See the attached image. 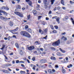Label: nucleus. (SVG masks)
Here are the masks:
<instances>
[{"mask_svg": "<svg viewBox=\"0 0 74 74\" xmlns=\"http://www.w3.org/2000/svg\"><path fill=\"white\" fill-rule=\"evenodd\" d=\"M27 48L28 49L29 51H32V50H33V49H35L34 47L33 46H31L30 47H28Z\"/></svg>", "mask_w": 74, "mask_h": 74, "instance_id": "1", "label": "nucleus"}, {"mask_svg": "<svg viewBox=\"0 0 74 74\" xmlns=\"http://www.w3.org/2000/svg\"><path fill=\"white\" fill-rule=\"evenodd\" d=\"M26 33H27V32L26 31H22L21 32L20 34L21 35L23 36H25L26 34Z\"/></svg>", "mask_w": 74, "mask_h": 74, "instance_id": "2", "label": "nucleus"}, {"mask_svg": "<svg viewBox=\"0 0 74 74\" xmlns=\"http://www.w3.org/2000/svg\"><path fill=\"white\" fill-rule=\"evenodd\" d=\"M40 62L42 63H44L47 62V60L45 59H42L40 60Z\"/></svg>", "mask_w": 74, "mask_h": 74, "instance_id": "3", "label": "nucleus"}, {"mask_svg": "<svg viewBox=\"0 0 74 74\" xmlns=\"http://www.w3.org/2000/svg\"><path fill=\"white\" fill-rule=\"evenodd\" d=\"M60 44V40H58L56 42V45L58 46L59 45V44Z\"/></svg>", "mask_w": 74, "mask_h": 74, "instance_id": "4", "label": "nucleus"}, {"mask_svg": "<svg viewBox=\"0 0 74 74\" xmlns=\"http://www.w3.org/2000/svg\"><path fill=\"white\" fill-rule=\"evenodd\" d=\"M0 19L2 20H3V19H5V21L8 20V18H7L4 17L3 16H0Z\"/></svg>", "mask_w": 74, "mask_h": 74, "instance_id": "5", "label": "nucleus"}, {"mask_svg": "<svg viewBox=\"0 0 74 74\" xmlns=\"http://www.w3.org/2000/svg\"><path fill=\"white\" fill-rule=\"evenodd\" d=\"M2 72L3 73H7V74H8L10 73V71L7 70H2Z\"/></svg>", "mask_w": 74, "mask_h": 74, "instance_id": "6", "label": "nucleus"}, {"mask_svg": "<svg viewBox=\"0 0 74 74\" xmlns=\"http://www.w3.org/2000/svg\"><path fill=\"white\" fill-rule=\"evenodd\" d=\"M25 37H28V38H30V35L27 32L26 34H25Z\"/></svg>", "mask_w": 74, "mask_h": 74, "instance_id": "7", "label": "nucleus"}, {"mask_svg": "<svg viewBox=\"0 0 74 74\" xmlns=\"http://www.w3.org/2000/svg\"><path fill=\"white\" fill-rule=\"evenodd\" d=\"M0 12H1V13H3L4 15H7V13L1 10H0Z\"/></svg>", "mask_w": 74, "mask_h": 74, "instance_id": "8", "label": "nucleus"}, {"mask_svg": "<svg viewBox=\"0 0 74 74\" xmlns=\"http://www.w3.org/2000/svg\"><path fill=\"white\" fill-rule=\"evenodd\" d=\"M9 24L10 26H12L14 25L13 22L11 21H10Z\"/></svg>", "mask_w": 74, "mask_h": 74, "instance_id": "9", "label": "nucleus"}, {"mask_svg": "<svg viewBox=\"0 0 74 74\" xmlns=\"http://www.w3.org/2000/svg\"><path fill=\"white\" fill-rule=\"evenodd\" d=\"M28 4H29V6L32 7V4H33V3L32 1H30L28 2Z\"/></svg>", "mask_w": 74, "mask_h": 74, "instance_id": "10", "label": "nucleus"}, {"mask_svg": "<svg viewBox=\"0 0 74 74\" xmlns=\"http://www.w3.org/2000/svg\"><path fill=\"white\" fill-rule=\"evenodd\" d=\"M56 20L58 23H60V22H59V18L58 17L56 16Z\"/></svg>", "mask_w": 74, "mask_h": 74, "instance_id": "11", "label": "nucleus"}, {"mask_svg": "<svg viewBox=\"0 0 74 74\" xmlns=\"http://www.w3.org/2000/svg\"><path fill=\"white\" fill-rule=\"evenodd\" d=\"M17 8L15 10V11H16L17 10H18V9H21V6H20V5H18L17 6Z\"/></svg>", "mask_w": 74, "mask_h": 74, "instance_id": "12", "label": "nucleus"}, {"mask_svg": "<svg viewBox=\"0 0 74 74\" xmlns=\"http://www.w3.org/2000/svg\"><path fill=\"white\" fill-rule=\"evenodd\" d=\"M59 49V50H60V51H61V52H62V53H65V52H66L65 51L62 49H61V48H60Z\"/></svg>", "mask_w": 74, "mask_h": 74, "instance_id": "13", "label": "nucleus"}, {"mask_svg": "<svg viewBox=\"0 0 74 74\" xmlns=\"http://www.w3.org/2000/svg\"><path fill=\"white\" fill-rule=\"evenodd\" d=\"M61 4H62L63 5H64V0H61Z\"/></svg>", "mask_w": 74, "mask_h": 74, "instance_id": "14", "label": "nucleus"}, {"mask_svg": "<svg viewBox=\"0 0 74 74\" xmlns=\"http://www.w3.org/2000/svg\"><path fill=\"white\" fill-rule=\"evenodd\" d=\"M69 18V17L67 16H65L64 18L63 19L64 21H66Z\"/></svg>", "mask_w": 74, "mask_h": 74, "instance_id": "15", "label": "nucleus"}, {"mask_svg": "<svg viewBox=\"0 0 74 74\" xmlns=\"http://www.w3.org/2000/svg\"><path fill=\"white\" fill-rule=\"evenodd\" d=\"M18 16H19L20 17H23V14L19 12Z\"/></svg>", "mask_w": 74, "mask_h": 74, "instance_id": "16", "label": "nucleus"}, {"mask_svg": "<svg viewBox=\"0 0 74 74\" xmlns=\"http://www.w3.org/2000/svg\"><path fill=\"white\" fill-rule=\"evenodd\" d=\"M62 72L63 73H66V70H65L64 69H62Z\"/></svg>", "mask_w": 74, "mask_h": 74, "instance_id": "17", "label": "nucleus"}, {"mask_svg": "<svg viewBox=\"0 0 74 74\" xmlns=\"http://www.w3.org/2000/svg\"><path fill=\"white\" fill-rule=\"evenodd\" d=\"M19 12H14V14L16 15H19Z\"/></svg>", "mask_w": 74, "mask_h": 74, "instance_id": "18", "label": "nucleus"}, {"mask_svg": "<svg viewBox=\"0 0 74 74\" xmlns=\"http://www.w3.org/2000/svg\"><path fill=\"white\" fill-rule=\"evenodd\" d=\"M46 66H47V65H46V64H45L42 66H41V68H42V69H43V68H45V67H46Z\"/></svg>", "mask_w": 74, "mask_h": 74, "instance_id": "19", "label": "nucleus"}, {"mask_svg": "<svg viewBox=\"0 0 74 74\" xmlns=\"http://www.w3.org/2000/svg\"><path fill=\"white\" fill-rule=\"evenodd\" d=\"M20 73L21 74H25L26 73V72L24 71H20Z\"/></svg>", "mask_w": 74, "mask_h": 74, "instance_id": "20", "label": "nucleus"}, {"mask_svg": "<svg viewBox=\"0 0 74 74\" xmlns=\"http://www.w3.org/2000/svg\"><path fill=\"white\" fill-rule=\"evenodd\" d=\"M43 2L45 4H47V0H43Z\"/></svg>", "mask_w": 74, "mask_h": 74, "instance_id": "21", "label": "nucleus"}, {"mask_svg": "<svg viewBox=\"0 0 74 74\" xmlns=\"http://www.w3.org/2000/svg\"><path fill=\"white\" fill-rule=\"evenodd\" d=\"M48 71L49 73H53V72H52V71L51 70V69H49L48 70Z\"/></svg>", "mask_w": 74, "mask_h": 74, "instance_id": "22", "label": "nucleus"}, {"mask_svg": "<svg viewBox=\"0 0 74 74\" xmlns=\"http://www.w3.org/2000/svg\"><path fill=\"white\" fill-rule=\"evenodd\" d=\"M50 58L51 60H55V58L54 57H51Z\"/></svg>", "mask_w": 74, "mask_h": 74, "instance_id": "23", "label": "nucleus"}, {"mask_svg": "<svg viewBox=\"0 0 74 74\" xmlns=\"http://www.w3.org/2000/svg\"><path fill=\"white\" fill-rule=\"evenodd\" d=\"M57 55H58V56H61L62 55V54L61 53L59 52H58L57 53Z\"/></svg>", "mask_w": 74, "mask_h": 74, "instance_id": "24", "label": "nucleus"}, {"mask_svg": "<svg viewBox=\"0 0 74 74\" xmlns=\"http://www.w3.org/2000/svg\"><path fill=\"white\" fill-rule=\"evenodd\" d=\"M35 44L36 45H40V43L38 42L37 41L35 42Z\"/></svg>", "mask_w": 74, "mask_h": 74, "instance_id": "25", "label": "nucleus"}, {"mask_svg": "<svg viewBox=\"0 0 74 74\" xmlns=\"http://www.w3.org/2000/svg\"><path fill=\"white\" fill-rule=\"evenodd\" d=\"M33 13H34V15H36V14H37V12L36 10H33Z\"/></svg>", "mask_w": 74, "mask_h": 74, "instance_id": "26", "label": "nucleus"}, {"mask_svg": "<svg viewBox=\"0 0 74 74\" xmlns=\"http://www.w3.org/2000/svg\"><path fill=\"white\" fill-rule=\"evenodd\" d=\"M7 67H8V66H12L11 64H7L5 65Z\"/></svg>", "mask_w": 74, "mask_h": 74, "instance_id": "27", "label": "nucleus"}, {"mask_svg": "<svg viewBox=\"0 0 74 74\" xmlns=\"http://www.w3.org/2000/svg\"><path fill=\"white\" fill-rule=\"evenodd\" d=\"M20 55H23V51L22 50H21L20 51Z\"/></svg>", "mask_w": 74, "mask_h": 74, "instance_id": "28", "label": "nucleus"}, {"mask_svg": "<svg viewBox=\"0 0 74 74\" xmlns=\"http://www.w3.org/2000/svg\"><path fill=\"white\" fill-rule=\"evenodd\" d=\"M15 45H16V48H19V45H18V43H16L15 44Z\"/></svg>", "mask_w": 74, "mask_h": 74, "instance_id": "29", "label": "nucleus"}, {"mask_svg": "<svg viewBox=\"0 0 74 74\" xmlns=\"http://www.w3.org/2000/svg\"><path fill=\"white\" fill-rule=\"evenodd\" d=\"M52 45H53V46H54V47L56 46V42L53 43L52 44Z\"/></svg>", "mask_w": 74, "mask_h": 74, "instance_id": "30", "label": "nucleus"}, {"mask_svg": "<svg viewBox=\"0 0 74 74\" xmlns=\"http://www.w3.org/2000/svg\"><path fill=\"white\" fill-rule=\"evenodd\" d=\"M6 10H7V11H8V10H10V9H9V8L8 7H5V9Z\"/></svg>", "mask_w": 74, "mask_h": 74, "instance_id": "31", "label": "nucleus"}, {"mask_svg": "<svg viewBox=\"0 0 74 74\" xmlns=\"http://www.w3.org/2000/svg\"><path fill=\"white\" fill-rule=\"evenodd\" d=\"M27 31L29 32V33H31L32 32V29H28Z\"/></svg>", "mask_w": 74, "mask_h": 74, "instance_id": "32", "label": "nucleus"}, {"mask_svg": "<svg viewBox=\"0 0 74 74\" xmlns=\"http://www.w3.org/2000/svg\"><path fill=\"white\" fill-rule=\"evenodd\" d=\"M71 20H72V22L73 24V25H74V20H73V18H71Z\"/></svg>", "mask_w": 74, "mask_h": 74, "instance_id": "33", "label": "nucleus"}, {"mask_svg": "<svg viewBox=\"0 0 74 74\" xmlns=\"http://www.w3.org/2000/svg\"><path fill=\"white\" fill-rule=\"evenodd\" d=\"M27 18L28 19H29L30 18V15L29 14L27 16Z\"/></svg>", "mask_w": 74, "mask_h": 74, "instance_id": "34", "label": "nucleus"}, {"mask_svg": "<svg viewBox=\"0 0 74 74\" xmlns=\"http://www.w3.org/2000/svg\"><path fill=\"white\" fill-rule=\"evenodd\" d=\"M1 9H2V10H5V7L3 6L1 8Z\"/></svg>", "mask_w": 74, "mask_h": 74, "instance_id": "35", "label": "nucleus"}, {"mask_svg": "<svg viewBox=\"0 0 74 74\" xmlns=\"http://www.w3.org/2000/svg\"><path fill=\"white\" fill-rule=\"evenodd\" d=\"M54 1H55V0H51V3L52 5L53 4V2H54Z\"/></svg>", "mask_w": 74, "mask_h": 74, "instance_id": "36", "label": "nucleus"}, {"mask_svg": "<svg viewBox=\"0 0 74 74\" xmlns=\"http://www.w3.org/2000/svg\"><path fill=\"white\" fill-rule=\"evenodd\" d=\"M5 47V45H3V47L1 49H2V50H3V49Z\"/></svg>", "mask_w": 74, "mask_h": 74, "instance_id": "37", "label": "nucleus"}, {"mask_svg": "<svg viewBox=\"0 0 74 74\" xmlns=\"http://www.w3.org/2000/svg\"><path fill=\"white\" fill-rule=\"evenodd\" d=\"M19 62L20 63H25V62L23 61H21Z\"/></svg>", "mask_w": 74, "mask_h": 74, "instance_id": "38", "label": "nucleus"}, {"mask_svg": "<svg viewBox=\"0 0 74 74\" xmlns=\"http://www.w3.org/2000/svg\"><path fill=\"white\" fill-rule=\"evenodd\" d=\"M70 3L71 4H74V2L72 1H70Z\"/></svg>", "mask_w": 74, "mask_h": 74, "instance_id": "39", "label": "nucleus"}, {"mask_svg": "<svg viewBox=\"0 0 74 74\" xmlns=\"http://www.w3.org/2000/svg\"><path fill=\"white\" fill-rule=\"evenodd\" d=\"M35 57H34L32 58V60L33 61H34L35 60Z\"/></svg>", "mask_w": 74, "mask_h": 74, "instance_id": "40", "label": "nucleus"}, {"mask_svg": "<svg viewBox=\"0 0 74 74\" xmlns=\"http://www.w3.org/2000/svg\"><path fill=\"white\" fill-rule=\"evenodd\" d=\"M28 27H28V25H26L25 26V29H28Z\"/></svg>", "mask_w": 74, "mask_h": 74, "instance_id": "41", "label": "nucleus"}, {"mask_svg": "<svg viewBox=\"0 0 74 74\" xmlns=\"http://www.w3.org/2000/svg\"><path fill=\"white\" fill-rule=\"evenodd\" d=\"M35 67H36V66H33V70H35L36 68H35Z\"/></svg>", "mask_w": 74, "mask_h": 74, "instance_id": "42", "label": "nucleus"}, {"mask_svg": "<svg viewBox=\"0 0 74 74\" xmlns=\"http://www.w3.org/2000/svg\"><path fill=\"white\" fill-rule=\"evenodd\" d=\"M43 38L45 39V40H47V35L45 37Z\"/></svg>", "mask_w": 74, "mask_h": 74, "instance_id": "43", "label": "nucleus"}, {"mask_svg": "<svg viewBox=\"0 0 74 74\" xmlns=\"http://www.w3.org/2000/svg\"><path fill=\"white\" fill-rule=\"evenodd\" d=\"M8 70H9V71H12V70H11V69H10V68H8Z\"/></svg>", "mask_w": 74, "mask_h": 74, "instance_id": "44", "label": "nucleus"}, {"mask_svg": "<svg viewBox=\"0 0 74 74\" xmlns=\"http://www.w3.org/2000/svg\"><path fill=\"white\" fill-rule=\"evenodd\" d=\"M41 17H42V16H38V19H40L41 18Z\"/></svg>", "mask_w": 74, "mask_h": 74, "instance_id": "45", "label": "nucleus"}, {"mask_svg": "<svg viewBox=\"0 0 74 74\" xmlns=\"http://www.w3.org/2000/svg\"><path fill=\"white\" fill-rule=\"evenodd\" d=\"M51 13H52V11L50 10L49 12V14H51Z\"/></svg>", "mask_w": 74, "mask_h": 74, "instance_id": "46", "label": "nucleus"}, {"mask_svg": "<svg viewBox=\"0 0 74 74\" xmlns=\"http://www.w3.org/2000/svg\"><path fill=\"white\" fill-rule=\"evenodd\" d=\"M19 62V60H17L16 61V63H18Z\"/></svg>", "mask_w": 74, "mask_h": 74, "instance_id": "47", "label": "nucleus"}, {"mask_svg": "<svg viewBox=\"0 0 74 74\" xmlns=\"http://www.w3.org/2000/svg\"><path fill=\"white\" fill-rule=\"evenodd\" d=\"M11 31L12 32H16V30H15V29H14V30H11Z\"/></svg>", "mask_w": 74, "mask_h": 74, "instance_id": "48", "label": "nucleus"}, {"mask_svg": "<svg viewBox=\"0 0 74 74\" xmlns=\"http://www.w3.org/2000/svg\"><path fill=\"white\" fill-rule=\"evenodd\" d=\"M47 32V29H45V31H44V32L45 33H46V32Z\"/></svg>", "mask_w": 74, "mask_h": 74, "instance_id": "49", "label": "nucleus"}, {"mask_svg": "<svg viewBox=\"0 0 74 74\" xmlns=\"http://www.w3.org/2000/svg\"><path fill=\"white\" fill-rule=\"evenodd\" d=\"M40 50H41V51H44V49H43L42 48H40Z\"/></svg>", "mask_w": 74, "mask_h": 74, "instance_id": "50", "label": "nucleus"}, {"mask_svg": "<svg viewBox=\"0 0 74 74\" xmlns=\"http://www.w3.org/2000/svg\"><path fill=\"white\" fill-rule=\"evenodd\" d=\"M4 56H5V59H6V60H7L8 59V58L6 56L4 55Z\"/></svg>", "mask_w": 74, "mask_h": 74, "instance_id": "51", "label": "nucleus"}, {"mask_svg": "<svg viewBox=\"0 0 74 74\" xmlns=\"http://www.w3.org/2000/svg\"><path fill=\"white\" fill-rule=\"evenodd\" d=\"M25 1H26V2H27V3H28L30 1V0H25Z\"/></svg>", "mask_w": 74, "mask_h": 74, "instance_id": "52", "label": "nucleus"}, {"mask_svg": "<svg viewBox=\"0 0 74 74\" xmlns=\"http://www.w3.org/2000/svg\"><path fill=\"white\" fill-rule=\"evenodd\" d=\"M50 27L52 29H53V26H52V25H51Z\"/></svg>", "mask_w": 74, "mask_h": 74, "instance_id": "53", "label": "nucleus"}, {"mask_svg": "<svg viewBox=\"0 0 74 74\" xmlns=\"http://www.w3.org/2000/svg\"><path fill=\"white\" fill-rule=\"evenodd\" d=\"M21 66L23 67H25V66H24V65H23V64H21Z\"/></svg>", "mask_w": 74, "mask_h": 74, "instance_id": "54", "label": "nucleus"}, {"mask_svg": "<svg viewBox=\"0 0 74 74\" xmlns=\"http://www.w3.org/2000/svg\"><path fill=\"white\" fill-rule=\"evenodd\" d=\"M64 41H66V40H67V38L64 37Z\"/></svg>", "mask_w": 74, "mask_h": 74, "instance_id": "55", "label": "nucleus"}, {"mask_svg": "<svg viewBox=\"0 0 74 74\" xmlns=\"http://www.w3.org/2000/svg\"><path fill=\"white\" fill-rule=\"evenodd\" d=\"M46 20L47 21H48V20H49V18H48V17H46Z\"/></svg>", "mask_w": 74, "mask_h": 74, "instance_id": "56", "label": "nucleus"}, {"mask_svg": "<svg viewBox=\"0 0 74 74\" xmlns=\"http://www.w3.org/2000/svg\"><path fill=\"white\" fill-rule=\"evenodd\" d=\"M42 32V30H41V29H39V33H41Z\"/></svg>", "mask_w": 74, "mask_h": 74, "instance_id": "57", "label": "nucleus"}, {"mask_svg": "<svg viewBox=\"0 0 74 74\" xmlns=\"http://www.w3.org/2000/svg\"><path fill=\"white\" fill-rule=\"evenodd\" d=\"M18 29H19V28H18V27H17L16 29H15V30L16 31H17V30H18Z\"/></svg>", "mask_w": 74, "mask_h": 74, "instance_id": "58", "label": "nucleus"}, {"mask_svg": "<svg viewBox=\"0 0 74 74\" xmlns=\"http://www.w3.org/2000/svg\"><path fill=\"white\" fill-rule=\"evenodd\" d=\"M64 36H63L62 38H61V40H63V38H64Z\"/></svg>", "mask_w": 74, "mask_h": 74, "instance_id": "59", "label": "nucleus"}, {"mask_svg": "<svg viewBox=\"0 0 74 74\" xmlns=\"http://www.w3.org/2000/svg\"><path fill=\"white\" fill-rule=\"evenodd\" d=\"M60 7H58L57 8V9H58V10H60Z\"/></svg>", "mask_w": 74, "mask_h": 74, "instance_id": "60", "label": "nucleus"}, {"mask_svg": "<svg viewBox=\"0 0 74 74\" xmlns=\"http://www.w3.org/2000/svg\"><path fill=\"white\" fill-rule=\"evenodd\" d=\"M64 34H66V32H64V33H62V35H64Z\"/></svg>", "mask_w": 74, "mask_h": 74, "instance_id": "61", "label": "nucleus"}, {"mask_svg": "<svg viewBox=\"0 0 74 74\" xmlns=\"http://www.w3.org/2000/svg\"><path fill=\"white\" fill-rule=\"evenodd\" d=\"M38 2L39 3H41V0H39L38 1Z\"/></svg>", "mask_w": 74, "mask_h": 74, "instance_id": "62", "label": "nucleus"}, {"mask_svg": "<svg viewBox=\"0 0 74 74\" xmlns=\"http://www.w3.org/2000/svg\"><path fill=\"white\" fill-rule=\"evenodd\" d=\"M53 33H56V30H53Z\"/></svg>", "mask_w": 74, "mask_h": 74, "instance_id": "63", "label": "nucleus"}, {"mask_svg": "<svg viewBox=\"0 0 74 74\" xmlns=\"http://www.w3.org/2000/svg\"><path fill=\"white\" fill-rule=\"evenodd\" d=\"M62 9H63V10H66V8H65V7H62Z\"/></svg>", "mask_w": 74, "mask_h": 74, "instance_id": "64", "label": "nucleus"}]
</instances>
